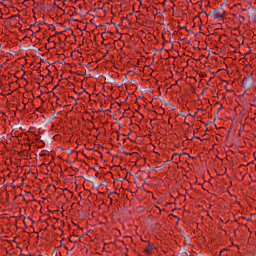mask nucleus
Masks as SVG:
<instances>
[{
	"instance_id": "nucleus-1",
	"label": "nucleus",
	"mask_w": 256,
	"mask_h": 256,
	"mask_svg": "<svg viewBox=\"0 0 256 256\" xmlns=\"http://www.w3.org/2000/svg\"><path fill=\"white\" fill-rule=\"evenodd\" d=\"M244 87H249L250 85H253V79L252 78H246L242 81Z\"/></svg>"
}]
</instances>
